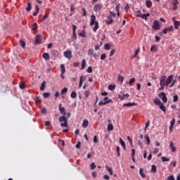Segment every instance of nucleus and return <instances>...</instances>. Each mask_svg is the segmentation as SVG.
<instances>
[{
    "instance_id": "nucleus-45",
    "label": "nucleus",
    "mask_w": 180,
    "mask_h": 180,
    "mask_svg": "<svg viewBox=\"0 0 180 180\" xmlns=\"http://www.w3.org/2000/svg\"><path fill=\"white\" fill-rule=\"evenodd\" d=\"M70 97L75 99V98H77V92L72 91L70 94Z\"/></svg>"
},
{
    "instance_id": "nucleus-46",
    "label": "nucleus",
    "mask_w": 180,
    "mask_h": 180,
    "mask_svg": "<svg viewBox=\"0 0 180 180\" xmlns=\"http://www.w3.org/2000/svg\"><path fill=\"white\" fill-rule=\"evenodd\" d=\"M104 47L105 50H110L112 45L110 44H106Z\"/></svg>"
},
{
    "instance_id": "nucleus-56",
    "label": "nucleus",
    "mask_w": 180,
    "mask_h": 180,
    "mask_svg": "<svg viewBox=\"0 0 180 180\" xmlns=\"http://www.w3.org/2000/svg\"><path fill=\"white\" fill-rule=\"evenodd\" d=\"M160 86H167V83H166V82L160 81Z\"/></svg>"
},
{
    "instance_id": "nucleus-17",
    "label": "nucleus",
    "mask_w": 180,
    "mask_h": 180,
    "mask_svg": "<svg viewBox=\"0 0 180 180\" xmlns=\"http://www.w3.org/2000/svg\"><path fill=\"white\" fill-rule=\"evenodd\" d=\"M139 174L141 176V178L143 179L146 178V174H144V169L143 168H141L139 169Z\"/></svg>"
},
{
    "instance_id": "nucleus-43",
    "label": "nucleus",
    "mask_w": 180,
    "mask_h": 180,
    "mask_svg": "<svg viewBox=\"0 0 180 180\" xmlns=\"http://www.w3.org/2000/svg\"><path fill=\"white\" fill-rule=\"evenodd\" d=\"M136 82V79L135 78H131L129 82H127V84H129V85H132L133 83H134Z\"/></svg>"
},
{
    "instance_id": "nucleus-39",
    "label": "nucleus",
    "mask_w": 180,
    "mask_h": 180,
    "mask_svg": "<svg viewBox=\"0 0 180 180\" xmlns=\"http://www.w3.org/2000/svg\"><path fill=\"white\" fill-rule=\"evenodd\" d=\"M34 102H35V103H40V102H41V99H40L39 96H37L34 98Z\"/></svg>"
},
{
    "instance_id": "nucleus-7",
    "label": "nucleus",
    "mask_w": 180,
    "mask_h": 180,
    "mask_svg": "<svg viewBox=\"0 0 180 180\" xmlns=\"http://www.w3.org/2000/svg\"><path fill=\"white\" fill-rule=\"evenodd\" d=\"M64 56L68 60H71V58H72V51L68 50L64 52Z\"/></svg>"
},
{
    "instance_id": "nucleus-36",
    "label": "nucleus",
    "mask_w": 180,
    "mask_h": 180,
    "mask_svg": "<svg viewBox=\"0 0 180 180\" xmlns=\"http://www.w3.org/2000/svg\"><path fill=\"white\" fill-rule=\"evenodd\" d=\"M116 89V86L113 85V84H110L108 86V89L110 91H115V89Z\"/></svg>"
},
{
    "instance_id": "nucleus-24",
    "label": "nucleus",
    "mask_w": 180,
    "mask_h": 180,
    "mask_svg": "<svg viewBox=\"0 0 180 180\" xmlns=\"http://www.w3.org/2000/svg\"><path fill=\"white\" fill-rule=\"evenodd\" d=\"M86 65V60L85 59H83L82 60V68L81 70H85V66Z\"/></svg>"
},
{
    "instance_id": "nucleus-5",
    "label": "nucleus",
    "mask_w": 180,
    "mask_h": 180,
    "mask_svg": "<svg viewBox=\"0 0 180 180\" xmlns=\"http://www.w3.org/2000/svg\"><path fill=\"white\" fill-rule=\"evenodd\" d=\"M152 27L153 30H160V29H161V26H160V22L157 20H154Z\"/></svg>"
},
{
    "instance_id": "nucleus-6",
    "label": "nucleus",
    "mask_w": 180,
    "mask_h": 180,
    "mask_svg": "<svg viewBox=\"0 0 180 180\" xmlns=\"http://www.w3.org/2000/svg\"><path fill=\"white\" fill-rule=\"evenodd\" d=\"M159 98H161L162 102H164V103H167V102H168V98H167V94H165V93L162 92L159 94Z\"/></svg>"
},
{
    "instance_id": "nucleus-51",
    "label": "nucleus",
    "mask_w": 180,
    "mask_h": 180,
    "mask_svg": "<svg viewBox=\"0 0 180 180\" xmlns=\"http://www.w3.org/2000/svg\"><path fill=\"white\" fill-rule=\"evenodd\" d=\"M20 89H25L26 88V83L22 82L21 84L20 85Z\"/></svg>"
},
{
    "instance_id": "nucleus-47",
    "label": "nucleus",
    "mask_w": 180,
    "mask_h": 180,
    "mask_svg": "<svg viewBox=\"0 0 180 180\" xmlns=\"http://www.w3.org/2000/svg\"><path fill=\"white\" fill-rule=\"evenodd\" d=\"M139 53H140V49H138L134 52V56L132 57V58H136V56H139Z\"/></svg>"
},
{
    "instance_id": "nucleus-31",
    "label": "nucleus",
    "mask_w": 180,
    "mask_h": 180,
    "mask_svg": "<svg viewBox=\"0 0 180 180\" xmlns=\"http://www.w3.org/2000/svg\"><path fill=\"white\" fill-rule=\"evenodd\" d=\"M20 44L21 47H22V49H25L26 47V42H25V41H23V39L20 40Z\"/></svg>"
},
{
    "instance_id": "nucleus-64",
    "label": "nucleus",
    "mask_w": 180,
    "mask_h": 180,
    "mask_svg": "<svg viewBox=\"0 0 180 180\" xmlns=\"http://www.w3.org/2000/svg\"><path fill=\"white\" fill-rule=\"evenodd\" d=\"M167 180H175V177L173 175H170L167 177Z\"/></svg>"
},
{
    "instance_id": "nucleus-26",
    "label": "nucleus",
    "mask_w": 180,
    "mask_h": 180,
    "mask_svg": "<svg viewBox=\"0 0 180 180\" xmlns=\"http://www.w3.org/2000/svg\"><path fill=\"white\" fill-rule=\"evenodd\" d=\"M146 4L147 8H151L153 6V2H151V1H150V0H147L146 1Z\"/></svg>"
},
{
    "instance_id": "nucleus-21",
    "label": "nucleus",
    "mask_w": 180,
    "mask_h": 180,
    "mask_svg": "<svg viewBox=\"0 0 180 180\" xmlns=\"http://www.w3.org/2000/svg\"><path fill=\"white\" fill-rule=\"evenodd\" d=\"M112 102V100H109L108 101H100L98 105L99 106H102L103 105H108V103H110Z\"/></svg>"
},
{
    "instance_id": "nucleus-60",
    "label": "nucleus",
    "mask_w": 180,
    "mask_h": 180,
    "mask_svg": "<svg viewBox=\"0 0 180 180\" xmlns=\"http://www.w3.org/2000/svg\"><path fill=\"white\" fill-rule=\"evenodd\" d=\"M178 99H179L178 95H174L173 97V101L178 102Z\"/></svg>"
},
{
    "instance_id": "nucleus-63",
    "label": "nucleus",
    "mask_w": 180,
    "mask_h": 180,
    "mask_svg": "<svg viewBox=\"0 0 180 180\" xmlns=\"http://www.w3.org/2000/svg\"><path fill=\"white\" fill-rule=\"evenodd\" d=\"M93 141H94V143H95L96 144V143H98V136H94Z\"/></svg>"
},
{
    "instance_id": "nucleus-41",
    "label": "nucleus",
    "mask_w": 180,
    "mask_h": 180,
    "mask_svg": "<svg viewBox=\"0 0 180 180\" xmlns=\"http://www.w3.org/2000/svg\"><path fill=\"white\" fill-rule=\"evenodd\" d=\"M93 55H94V49H89L88 56H90V57H92Z\"/></svg>"
},
{
    "instance_id": "nucleus-27",
    "label": "nucleus",
    "mask_w": 180,
    "mask_h": 180,
    "mask_svg": "<svg viewBox=\"0 0 180 180\" xmlns=\"http://www.w3.org/2000/svg\"><path fill=\"white\" fill-rule=\"evenodd\" d=\"M117 79L120 82H121V84H123V82L124 81V77L122 76L121 75H119Z\"/></svg>"
},
{
    "instance_id": "nucleus-18",
    "label": "nucleus",
    "mask_w": 180,
    "mask_h": 180,
    "mask_svg": "<svg viewBox=\"0 0 180 180\" xmlns=\"http://www.w3.org/2000/svg\"><path fill=\"white\" fill-rule=\"evenodd\" d=\"M154 103L155 105H157V106H160V105H162V103L161 102V101H160V98H155Z\"/></svg>"
},
{
    "instance_id": "nucleus-4",
    "label": "nucleus",
    "mask_w": 180,
    "mask_h": 180,
    "mask_svg": "<svg viewBox=\"0 0 180 180\" xmlns=\"http://www.w3.org/2000/svg\"><path fill=\"white\" fill-rule=\"evenodd\" d=\"M103 9V4L98 3L94 6V12H101Z\"/></svg>"
},
{
    "instance_id": "nucleus-10",
    "label": "nucleus",
    "mask_w": 180,
    "mask_h": 180,
    "mask_svg": "<svg viewBox=\"0 0 180 180\" xmlns=\"http://www.w3.org/2000/svg\"><path fill=\"white\" fill-rule=\"evenodd\" d=\"M150 16V13H148L146 14H137L136 17L137 18H141L142 19H145V20H147V18Z\"/></svg>"
},
{
    "instance_id": "nucleus-30",
    "label": "nucleus",
    "mask_w": 180,
    "mask_h": 180,
    "mask_svg": "<svg viewBox=\"0 0 180 180\" xmlns=\"http://www.w3.org/2000/svg\"><path fill=\"white\" fill-rule=\"evenodd\" d=\"M151 172H153L154 174L157 172V166L155 165L151 166Z\"/></svg>"
},
{
    "instance_id": "nucleus-13",
    "label": "nucleus",
    "mask_w": 180,
    "mask_h": 180,
    "mask_svg": "<svg viewBox=\"0 0 180 180\" xmlns=\"http://www.w3.org/2000/svg\"><path fill=\"white\" fill-rule=\"evenodd\" d=\"M105 22L107 25H112V23H113V18H112V15H109L108 19L105 20Z\"/></svg>"
},
{
    "instance_id": "nucleus-50",
    "label": "nucleus",
    "mask_w": 180,
    "mask_h": 180,
    "mask_svg": "<svg viewBox=\"0 0 180 180\" xmlns=\"http://www.w3.org/2000/svg\"><path fill=\"white\" fill-rule=\"evenodd\" d=\"M50 93L49 92H45L43 94L44 98H50Z\"/></svg>"
},
{
    "instance_id": "nucleus-19",
    "label": "nucleus",
    "mask_w": 180,
    "mask_h": 180,
    "mask_svg": "<svg viewBox=\"0 0 180 180\" xmlns=\"http://www.w3.org/2000/svg\"><path fill=\"white\" fill-rule=\"evenodd\" d=\"M158 50V47L157 46V45H153L151 47H150V51L151 53H154L155 51H157Z\"/></svg>"
},
{
    "instance_id": "nucleus-59",
    "label": "nucleus",
    "mask_w": 180,
    "mask_h": 180,
    "mask_svg": "<svg viewBox=\"0 0 180 180\" xmlns=\"http://www.w3.org/2000/svg\"><path fill=\"white\" fill-rule=\"evenodd\" d=\"M41 115H46L47 113V110H46V108H42L41 110Z\"/></svg>"
},
{
    "instance_id": "nucleus-9",
    "label": "nucleus",
    "mask_w": 180,
    "mask_h": 180,
    "mask_svg": "<svg viewBox=\"0 0 180 180\" xmlns=\"http://www.w3.org/2000/svg\"><path fill=\"white\" fill-rule=\"evenodd\" d=\"M174 81V76L172 75H170L167 79H166V86H169V84H171Z\"/></svg>"
},
{
    "instance_id": "nucleus-1",
    "label": "nucleus",
    "mask_w": 180,
    "mask_h": 180,
    "mask_svg": "<svg viewBox=\"0 0 180 180\" xmlns=\"http://www.w3.org/2000/svg\"><path fill=\"white\" fill-rule=\"evenodd\" d=\"M62 105H59V112L61 115H63V116H61L59 117V122H60V127H68V120L67 119V117H65L66 112H65V108L61 107Z\"/></svg>"
},
{
    "instance_id": "nucleus-38",
    "label": "nucleus",
    "mask_w": 180,
    "mask_h": 180,
    "mask_svg": "<svg viewBox=\"0 0 180 180\" xmlns=\"http://www.w3.org/2000/svg\"><path fill=\"white\" fill-rule=\"evenodd\" d=\"M67 92H68V88L65 87L63 89L61 90V95H65Z\"/></svg>"
},
{
    "instance_id": "nucleus-49",
    "label": "nucleus",
    "mask_w": 180,
    "mask_h": 180,
    "mask_svg": "<svg viewBox=\"0 0 180 180\" xmlns=\"http://www.w3.org/2000/svg\"><path fill=\"white\" fill-rule=\"evenodd\" d=\"M89 95H91V91H89V90H87L84 92V96L85 98H88L89 96Z\"/></svg>"
},
{
    "instance_id": "nucleus-42",
    "label": "nucleus",
    "mask_w": 180,
    "mask_h": 180,
    "mask_svg": "<svg viewBox=\"0 0 180 180\" xmlns=\"http://www.w3.org/2000/svg\"><path fill=\"white\" fill-rule=\"evenodd\" d=\"M145 139L147 141L148 146H150V136H148V135H145Z\"/></svg>"
},
{
    "instance_id": "nucleus-54",
    "label": "nucleus",
    "mask_w": 180,
    "mask_h": 180,
    "mask_svg": "<svg viewBox=\"0 0 180 180\" xmlns=\"http://www.w3.org/2000/svg\"><path fill=\"white\" fill-rule=\"evenodd\" d=\"M47 18H49V14H45L43 18L41 20V22H44V20H46V19H47Z\"/></svg>"
},
{
    "instance_id": "nucleus-15",
    "label": "nucleus",
    "mask_w": 180,
    "mask_h": 180,
    "mask_svg": "<svg viewBox=\"0 0 180 180\" xmlns=\"http://www.w3.org/2000/svg\"><path fill=\"white\" fill-rule=\"evenodd\" d=\"M88 124H89V121H88V120H84L82 124L83 129H86V127H88Z\"/></svg>"
},
{
    "instance_id": "nucleus-2",
    "label": "nucleus",
    "mask_w": 180,
    "mask_h": 180,
    "mask_svg": "<svg viewBox=\"0 0 180 180\" xmlns=\"http://www.w3.org/2000/svg\"><path fill=\"white\" fill-rule=\"evenodd\" d=\"M94 27L93 28V31L96 32L99 29V22L96 21V16H95V15H91L90 26H94Z\"/></svg>"
},
{
    "instance_id": "nucleus-48",
    "label": "nucleus",
    "mask_w": 180,
    "mask_h": 180,
    "mask_svg": "<svg viewBox=\"0 0 180 180\" xmlns=\"http://www.w3.org/2000/svg\"><path fill=\"white\" fill-rule=\"evenodd\" d=\"M172 4L173 6H178L179 2L178 1V0H172Z\"/></svg>"
},
{
    "instance_id": "nucleus-53",
    "label": "nucleus",
    "mask_w": 180,
    "mask_h": 180,
    "mask_svg": "<svg viewBox=\"0 0 180 180\" xmlns=\"http://www.w3.org/2000/svg\"><path fill=\"white\" fill-rule=\"evenodd\" d=\"M161 160H162V161L163 162L169 161V158H165V157H164V156H162V157L161 158Z\"/></svg>"
},
{
    "instance_id": "nucleus-52",
    "label": "nucleus",
    "mask_w": 180,
    "mask_h": 180,
    "mask_svg": "<svg viewBox=\"0 0 180 180\" xmlns=\"http://www.w3.org/2000/svg\"><path fill=\"white\" fill-rule=\"evenodd\" d=\"M175 84H176V79H174L172 81V84H170L169 87L173 88V86H175Z\"/></svg>"
},
{
    "instance_id": "nucleus-58",
    "label": "nucleus",
    "mask_w": 180,
    "mask_h": 180,
    "mask_svg": "<svg viewBox=\"0 0 180 180\" xmlns=\"http://www.w3.org/2000/svg\"><path fill=\"white\" fill-rule=\"evenodd\" d=\"M160 81L166 82V81H167V76H162L160 77Z\"/></svg>"
},
{
    "instance_id": "nucleus-3",
    "label": "nucleus",
    "mask_w": 180,
    "mask_h": 180,
    "mask_svg": "<svg viewBox=\"0 0 180 180\" xmlns=\"http://www.w3.org/2000/svg\"><path fill=\"white\" fill-rule=\"evenodd\" d=\"M129 96H130L129 94H124L123 91H121L118 94V99H120V101H124L126 99H129Z\"/></svg>"
},
{
    "instance_id": "nucleus-61",
    "label": "nucleus",
    "mask_w": 180,
    "mask_h": 180,
    "mask_svg": "<svg viewBox=\"0 0 180 180\" xmlns=\"http://www.w3.org/2000/svg\"><path fill=\"white\" fill-rule=\"evenodd\" d=\"M155 42L156 43H159L160 41L161 40V37H158V36H155Z\"/></svg>"
},
{
    "instance_id": "nucleus-29",
    "label": "nucleus",
    "mask_w": 180,
    "mask_h": 180,
    "mask_svg": "<svg viewBox=\"0 0 180 180\" xmlns=\"http://www.w3.org/2000/svg\"><path fill=\"white\" fill-rule=\"evenodd\" d=\"M159 108L162 112H167V108H165V106H164V104H162V103L159 105Z\"/></svg>"
},
{
    "instance_id": "nucleus-25",
    "label": "nucleus",
    "mask_w": 180,
    "mask_h": 180,
    "mask_svg": "<svg viewBox=\"0 0 180 180\" xmlns=\"http://www.w3.org/2000/svg\"><path fill=\"white\" fill-rule=\"evenodd\" d=\"M115 9L117 12V16H120V12L119 11H120V4H117Z\"/></svg>"
},
{
    "instance_id": "nucleus-8",
    "label": "nucleus",
    "mask_w": 180,
    "mask_h": 180,
    "mask_svg": "<svg viewBox=\"0 0 180 180\" xmlns=\"http://www.w3.org/2000/svg\"><path fill=\"white\" fill-rule=\"evenodd\" d=\"M42 40L43 39H41V36L40 34H37L35 36L34 44H41Z\"/></svg>"
},
{
    "instance_id": "nucleus-16",
    "label": "nucleus",
    "mask_w": 180,
    "mask_h": 180,
    "mask_svg": "<svg viewBox=\"0 0 180 180\" xmlns=\"http://www.w3.org/2000/svg\"><path fill=\"white\" fill-rule=\"evenodd\" d=\"M169 147L172 149V153H175V151H176V148L174 146V142L172 141L170 142Z\"/></svg>"
},
{
    "instance_id": "nucleus-28",
    "label": "nucleus",
    "mask_w": 180,
    "mask_h": 180,
    "mask_svg": "<svg viewBox=\"0 0 180 180\" xmlns=\"http://www.w3.org/2000/svg\"><path fill=\"white\" fill-rule=\"evenodd\" d=\"M27 12H30L32 11V3L29 2L27 3V6L26 8Z\"/></svg>"
},
{
    "instance_id": "nucleus-44",
    "label": "nucleus",
    "mask_w": 180,
    "mask_h": 180,
    "mask_svg": "<svg viewBox=\"0 0 180 180\" xmlns=\"http://www.w3.org/2000/svg\"><path fill=\"white\" fill-rule=\"evenodd\" d=\"M107 171H108V172H110V175H113V171H112V168L106 166L105 167Z\"/></svg>"
},
{
    "instance_id": "nucleus-14",
    "label": "nucleus",
    "mask_w": 180,
    "mask_h": 180,
    "mask_svg": "<svg viewBox=\"0 0 180 180\" xmlns=\"http://www.w3.org/2000/svg\"><path fill=\"white\" fill-rule=\"evenodd\" d=\"M42 57L46 61H49L50 60V54L49 53H44L42 54Z\"/></svg>"
},
{
    "instance_id": "nucleus-12",
    "label": "nucleus",
    "mask_w": 180,
    "mask_h": 180,
    "mask_svg": "<svg viewBox=\"0 0 180 180\" xmlns=\"http://www.w3.org/2000/svg\"><path fill=\"white\" fill-rule=\"evenodd\" d=\"M86 77L82 75L79 78V88H81L82 86V84H84V81H85Z\"/></svg>"
},
{
    "instance_id": "nucleus-11",
    "label": "nucleus",
    "mask_w": 180,
    "mask_h": 180,
    "mask_svg": "<svg viewBox=\"0 0 180 180\" xmlns=\"http://www.w3.org/2000/svg\"><path fill=\"white\" fill-rule=\"evenodd\" d=\"M168 32H174V26L172 25L169 27L165 28L162 31V33H164V34H167Z\"/></svg>"
},
{
    "instance_id": "nucleus-23",
    "label": "nucleus",
    "mask_w": 180,
    "mask_h": 180,
    "mask_svg": "<svg viewBox=\"0 0 180 180\" xmlns=\"http://www.w3.org/2000/svg\"><path fill=\"white\" fill-rule=\"evenodd\" d=\"M45 88H46V81H44L41 84V86H40L39 89H40V91H44Z\"/></svg>"
},
{
    "instance_id": "nucleus-34",
    "label": "nucleus",
    "mask_w": 180,
    "mask_h": 180,
    "mask_svg": "<svg viewBox=\"0 0 180 180\" xmlns=\"http://www.w3.org/2000/svg\"><path fill=\"white\" fill-rule=\"evenodd\" d=\"M137 104L136 103H127L124 104V106H136Z\"/></svg>"
},
{
    "instance_id": "nucleus-62",
    "label": "nucleus",
    "mask_w": 180,
    "mask_h": 180,
    "mask_svg": "<svg viewBox=\"0 0 180 180\" xmlns=\"http://www.w3.org/2000/svg\"><path fill=\"white\" fill-rule=\"evenodd\" d=\"M87 72H89V74L92 73V66H89V67L87 68Z\"/></svg>"
},
{
    "instance_id": "nucleus-32",
    "label": "nucleus",
    "mask_w": 180,
    "mask_h": 180,
    "mask_svg": "<svg viewBox=\"0 0 180 180\" xmlns=\"http://www.w3.org/2000/svg\"><path fill=\"white\" fill-rule=\"evenodd\" d=\"M174 29H179L180 22L179 21H174Z\"/></svg>"
},
{
    "instance_id": "nucleus-22",
    "label": "nucleus",
    "mask_w": 180,
    "mask_h": 180,
    "mask_svg": "<svg viewBox=\"0 0 180 180\" xmlns=\"http://www.w3.org/2000/svg\"><path fill=\"white\" fill-rule=\"evenodd\" d=\"M36 11L34 13H33V16H37V14L39 13V11H40V8L36 5L35 6Z\"/></svg>"
},
{
    "instance_id": "nucleus-40",
    "label": "nucleus",
    "mask_w": 180,
    "mask_h": 180,
    "mask_svg": "<svg viewBox=\"0 0 180 180\" xmlns=\"http://www.w3.org/2000/svg\"><path fill=\"white\" fill-rule=\"evenodd\" d=\"M108 131H112V130H113V124H109L108 125Z\"/></svg>"
},
{
    "instance_id": "nucleus-35",
    "label": "nucleus",
    "mask_w": 180,
    "mask_h": 180,
    "mask_svg": "<svg viewBox=\"0 0 180 180\" xmlns=\"http://www.w3.org/2000/svg\"><path fill=\"white\" fill-rule=\"evenodd\" d=\"M37 30V22H34L32 24V30L34 32V30Z\"/></svg>"
},
{
    "instance_id": "nucleus-33",
    "label": "nucleus",
    "mask_w": 180,
    "mask_h": 180,
    "mask_svg": "<svg viewBox=\"0 0 180 180\" xmlns=\"http://www.w3.org/2000/svg\"><path fill=\"white\" fill-rule=\"evenodd\" d=\"M52 56H54L55 57H58V51L57 50H53L51 51Z\"/></svg>"
},
{
    "instance_id": "nucleus-20",
    "label": "nucleus",
    "mask_w": 180,
    "mask_h": 180,
    "mask_svg": "<svg viewBox=\"0 0 180 180\" xmlns=\"http://www.w3.org/2000/svg\"><path fill=\"white\" fill-rule=\"evenodd\" d=\"M120 143L122 148H124V150H126V143H124V141H123L122 138L120 139Z\"/></svg>"
},
{
    "instance_id": "nucleus-55",
    "label": "nucleus",
    "mask_w": 180,
    "mask_h": 180,
    "mask_svg": "<svg viewBox=\"0 0 180 180\" xmlns=\"http://www.w3.org/2000/svg\"><path fill=\"white\" fill-rule=\"evenodd\" d=\"M90 167H91V169H95L96 168V165H95V162H92L90 165Z\"/></svg>"
},
{
    "instance_id": "nucleus-37",
    "label": "nucleus",
    "mask_w": 180,
    "mask_h": 180,
    "mask_svg": "<svg viewBox=\"0 0 180 180\" xmlns=\"http://www.w3.org/2000/svg\"><path fill=\"white\" fill-rule=\"evenodd\" d=\"M60 70L62 74H65V66L63 64L60 65Z\"/></svg>"
},
{
    "instance_id": "nucleus-57",
    "label": "nucleus",
    "mask_w": 180,
    "mask_h": 180,
    "mask_svg": "<svg viewBox=\"0 0 180 180\" xmlns=\"http://www.w3.org/2000/svg\"><path fill=\"white\" fill-rule=\"evenodd\" d=\"M106 53H102L101 55V60H105V58H106Z\"/></svg>"
}]
</instances>
